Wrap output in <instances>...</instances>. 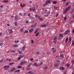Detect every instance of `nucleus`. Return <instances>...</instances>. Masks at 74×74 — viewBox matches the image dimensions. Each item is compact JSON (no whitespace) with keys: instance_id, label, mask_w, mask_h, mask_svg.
<instances>
[{"instance_id":"obj_26","label":"nucleus","mask_w":74,"mask_h":74,"mask_svg":"<svg viewBox=\"0 0 74 74\" xmlns=\"http://www.w3.org/2000/svg\"><path fill=\"white\" fill-rule=\"evenodd\" d=\"M31 18L32 19H33V20H34L35 19V18L34 17L32 16Z\"/></svg>"},{"instance_id":"obj_32","label":"nucleus","mask_w":74,"mask_h":74,"mask_svg":"<svg viewBox=\"0 0 74 74\" xmlns=\"http://www.w3.org/2000/svg\"><path fill=\"white\" fill-rule=\"evenodd\" d=\"M18 52H19V54H21L22 53V51H18Z\"/></svg>"},{"instance_id":"obj_16","label":"nucleus","mask_w":74,"mask_h":74,"mask_svg":"<svg viewBox=\"0 0 74 74\" xmlns=\"http://www.w3.org/2000/svg\"><path fill=\"white\" fill-rule=\"evenodd\" d=\"M16 68L15 67H13L12 68V70L13 71H14V70H15L16 69Z\"/></svg>"},{"instance_id":"obj_60","label":"nucleus","mask_w":74,"mask_h":74,"mask_svg":"<svg viewBox=\"0 0 74 74\" xmlns=\"http://www.w3.org/2000/svg\"><path fill=\"white\" fill-rule=\"evenodd\" d=\"M29 10L30 11H32V8H30L29 9Z\"/></svg>"},{"instance_id":"obj_47","label":"nucleus","mask_w":74,"mask_h":74,"mask_svg":"<svg viewBox=\"0 0 74 74\" xmlns=\"http://www.w3.org/2000/svg\"><path fill=\"white\" fill-rule=\"evenodd\" d=\"M62 70H64V67H62Z\"/></svg>"},{"instance_id":"obj_41","label":"nucleus","mask_w":74,"mask_h":74,"mask_svg":"<svg viewBox=\"0 0 74 74\" xmlns=\"http://www.w3.org/2000/svg\"><path fill=\"white\" fill-rule=\"evenodd\" d=\"M69 40L70 41H71V37H69Z\"/></svg>"},{"instance_id":"obj_39","label":"nucleus","mask_w":74,"mask_h":74,"mask_svg":"<svg viewBox=\"0 0 74 74\" xmlns=\"http://www.w3.org/2000/svg\"><path fill=\"white\" fill-rule=\"evenodd\" d=\"M56 3H57V2H56V1H54L53 2V4H56Z\"/></svg>"},{"instance_id":"obj_29","label":"nucleus","mask_w":74,"mask_h":74,"mask_svg":"<svg viewBox=\"0 0 74 74\" xmlns=\"http://www.w3.org/2000/svg\"><path fill=\"white\" fill-rule=\"evenodd\" d=\"M39 35V32H38V33H37L36 35V36L37 37V36H38Z\"/></svg>"},{"instance_id":"obj_49","label":"nucleus","mask_w":74,"mask_h":74,"mask_svg":"<svg viewBox=\"0 0 74 74\" xmlns=\"http://www.w3.org/2000/svg\"><path fill=\"white\" fill-rule=\"evenodd\" d=\"M19 15H21V16H22V15H23V14H22V13H20Z\"/></svg>"},{"instance_id":"obj_10","label":"nucleus","mask_w":74,"mask_h":74,"mask_svg":"<svg viewBox=\"0 0 74 74\" xmlns=\"http://www.w3.org/2000/svg\"><path fill=\"white\" fill-rule=\"evenodd\" d=\"M20 71L19 70L15 71H14V73H19V72H20Z\"/></svg>"},{"instance_id":"obj_7","label":"nucleus","mask_w":74,"mask_h":74,"mask_svg":"<svg viewBox=\"0 0 74 74\" xmlns=\"http://www.w3.org/2000/svg\"><path fill=\"white\" fill-rule=\"evenodd\" d=\"M25 5H26L25 4H23V5L22 3L20 4V6L21 7H24Z\"/></svg>"},{"instance_id":"obj_57","label":"nucleus","mask_w":74,"mask_h":74,"mask_svg":"<svg viewBox=\"0 0 74 74\" xmlns=\"http://www.w3.org/2000/svg\"><path fill=\"white\" fill-rule=\"evenodd\" d=\"M23 29L22 28V29L20 30V31H21V32H22V31H23Z\"/></svg>"},{"instance_id":"obj_38","label":"nucleus","mask_w":74,"mask_h":74,"mask_svg":"<svg viewBox=\"0 0 74 74\" xmlns=\"http://www.w3.org/2000/svg\"><path fill=\"white\" fill-rule=\"evenodd\" d=\"M37 23H35V24L34 25L33 27H35L36 26V25H37Z\"/></svg>"},{"instance_id":"obj_54","label":"nucleus","mask_w":74,"mask_h":74,"mask_svg":"<svg viewBox=\"0 0 74 74\" xmlns=\"http://www.w3.org/2000/svg\"><path fill=\"white\" fill-rule=\"evenodd\" d=\"M72 45H73L74 44V41H73V40H72Z\"/></svg>"},{"instance_id":"obj_48","label":"nucleus","mask_w":74,"mask_h":74,"mask_svg":"<svg viewBox=\"0 0 74 74\" xmlns=\"http://www.w3.org/2000/svg\"><path fill=\"white\" fill-rule=\"evenodd\" d=\"M52 51H54V49H55V48L54 47H52Z\"/></svg>"},{"instance_id":"obj_34","label":"nucleus","mask_w":74,"mask_h":74,"mask_svg":"<svg viewBox=\"0 0 74 74\" xmlns=\"http://www.w3.org/2000/svg\"><path fill=\"white\" fill-rule=\"evenodd\" d=\"M18 68H19V69H21V68H22V66H18Z\"/></svg>"},{"instance_id":"obj_53","label":"nucleus","mask_w":74,"mask_h":74,"mask_svg":"<svg viewBox=\"0 0 74 74\" xmlns=\"http://www.w3.org/2000/svg\"><path fill=\"white\" fill-rule=\"evenodd\" d=\"M21 57H19L18 58V60H20V59H21Z\"/></svg>"},{"instance_id":"obj_28","label":"nucleus","mask_w":74,"mask_h":74,"mask_svg":"<svg viewBox=\"0 0 74 74\" xmlns=\"http://www.w3.org/2000/svg\"><path fill=\"white\" fill-rule=\"evenodd\" d=\"M23 63L24 64H25V63H27V61H23Z\"/></svg>"},{"instance_id":"obj_58","label":"nucleus","mask_w":74,"mask_h":74,"mask_svg":"<svg viewBox=\"0 0 74 74\" xmlns=\"http://www.w3.org/2000/svg\"><path fill=\"white\" fill-rule=\"evenodd\" d=\"M36 53L37 54V55H38V53H39V52H36Z\"/></svg>"},{"instance_id":"obj_3","label":"nucleus","mask_w":74,"mask_h":74,"mask_svg":"<svg viewBox=\"0 0 74 74\" xmlns=\"http://www.w3.org/2000/svg\"><path fill=\"white\" fill-rule=\"evenodd\" d=\"M8 33H9L10 34H12V29H8L7 30Z\"/></svg>"},{"instance_id":"obj_25","label":"nucleus","mask_w":74,"mask_h":74,"mask_svg":"<svg viewBox=\"0 0 74 74\" xmlns=\"http://www.w3.org/2000/svg\"><path fill=\"white\" fill-rule=\"evenodd\" d=\"M28 31L27 30L24 33V34H25V33H28Z\"/></svg>"},{"instance_id":"obj_59","label":"nucleus","mask_w":74,"mask_h":74,"mask_svg":"<svg viewBox=\"0 0 74 74\" xmlns=\"http://www.w3.org/2000/svg\"><path fill=\"white\" fill-rule=\"evenodd\" d=\"M26 23H29V21H26Z\"/></svg>"},{"instance_id":"obj_45","label":"nucleus","mask_w":74,"mask_h":74,"mask_svg":"<svg viewBox=\"0 0 74 74\" xmlns=\"http://www.w3.org/2000/svg\"><path fill=\"white\" fill-rule=\"evenodd\" d=\"M64 20H65V21H66V19H67V17H65L64 18Z\"/></svg>"},{"instance_id":"obj_52","label":"nucleus","mask_w":74,"mask_h":74,"mask_svg":"<svg viewBox=\"0 0 74 74\" xmlns=\"http://www.w3.org/2000/svg\"><path fill=\"white\" fill-rule=\"evenodd\" d=\"M9 72L10 73H12V72H13V71L12 69Z\"/></svg>"},{"instance_id":"obj_27","label":"nucleus","mask_w":74,"mask_h":74,"mask_svg":"<svg viewBox=\"0 0 74 74\" xmlns=\"http://www.w3.org/2000/svg\"><path fill=\"white\" fill-rule=\"evenodd\" d=\"M54 43H56L57 42V40H54Z\"/></svg>"},{"instance_id":"obj_31","label":"nucleus","mask_w":74,"mask_h":74,"mask_svg":"<svg viewBox=\"0 0 74 74\" xmlns=\"http://www.w3.org/2000/svg\"><path fill=\"white\" fill-rule=\"evenodd\" d=\"M18 16H17L16 15L15 17V19H18Z\"/></svg>"},{"instance_id":"obj_20","label":"nucleus","mask_w":74,"mask_h":74,"mask_svg":"<svg viewBox=\"0 0 74 74\" xmlns=\"http://www.w3.org/2000/svg\"><path fill=\"white\" fill-rule=\"evenodd\" d=\"M66 66L67 67H70V65L69 64H67Z\"/></svg>"},{"instance_id":"obj_11","label":"nucleus","mask_w":74,"mask_h":74,"mask_svg":"<svg viewBox=\"0 0 74 74\" xmlns=\"http://www.w3.org/2000/svg\"><path fill=\"white\" fill-rule=\"evenodd\" d=\"M25 46H24L22 48V50L23 51H24V50H25Z\"/></svg>"},{"instance_id":"obj_24","label":"nucleus","mask_w":74,"mask_h":74,"mask_svg":"<svg viewBox=\"0 0 74 74\" xmlns=\"http://www.w3.org/2000/svg\"><path fill=\"white\" fill-rule=\"evenodd\" d=\"M63 34H60L59 37H63Z\"/></svg>"},{"instance_id":"obj_19","label":"nucleus","mask_w":74,"mask_h":74,"mask_svg":"<svg viewBox=\"0 0 74 74\" xmlns=\"http://www.w3.org/2000/svg\"><path fill=\"white\" fill-rule=\"evenodd\" d=\"M17 22H15L14 23V25L15 26H18V25L17 24Z\"/></svg>"},{"instance_id":"obj_6","label":"nucleus","mask_w":74,"mask_h":74,"mask_svg":"<svg viewBox=\"0 0 74 74\" xmlns=\"http://www.w3.org/2000/svg\"><path fill=\"white\" fill-rule=\"evenodd\" d=\"M50 11L49 12H48L46 14H45V16L46 17V16H49V14L50 13Z\"/></svg>"},{"instance_id":"obj_51","label":"nucleus","mask_w":74,"mask_h":74,"mask_svg":"<svg viewBox=\"0 0 74 74\" xmlns=\"http://www.w3.org/2000/svg\"><path fill=\"white\" fill-rule=\"evenodd\" d=\"M31 41H32L31 43H32L33 44V43H34V41H33V40H32Z\"/></svg>"},{"instance_id":"obj_1","label":"nucleus","mask_w":74,"mask_h":74,"mask_svg":"<svg viewBox=\"0 0 74 74\" xmlns=\"http://www.w3.org/2000/svg\"><path fill=\"white\" fill-rule=\"evenodd\" d=\"M71 8V6H69L64 10V13H66Z\"/></svg>"},{"instance_id":"obj_35","label":"nucleus","mask_w":74,"mask_h":74,"mask_svg":"<svg viewBox=\"0 0 74 74\" xmlns=\"http://www.w3.org/2000/svg\"><path fill=\"white\" fill-rule=\"evenodd\" d=\"M38 19L40 20V21H42V18H38Z\"/></svg>"},{"instance_id":"obj_44","label":"nucleus","mask_w":74,"mask_h":74,"mask_svg":"<svg viewBox=\"0 0 74 74\" xmlns=\"http://www.w3.org/2000/svg\"><path fill=\"white\" fill-rule=\"evenodd\" d=\"M46 5H46V3H45V4L43 5V7H45V6H46Z\"/></svg>"},{"instance_id":"obj_4","label":"nucleus","mask_w":74,"mask_h":74,"mask_svg":"<svg viewBox=\"0 0 74 74\" xmlns=\"http://www.w3.org/2000/svg\"><path fill=\"white\" fill-rule=\"evenodd\" d=\"M70 32V31L69 30H67L64 33V35H66L68 34H69V33Z\"/></svg>"},{"instance_id":"obj_63","label":"nucleus","mask_w":74,"mask_h":74,"mask_svg":"<svg viewBox=\"0 0 74 74\" xmlns=\"http://www.w3.org/2000/svg\"><path fill=\"white\" fill-rule=\"evenodd\" d=\"M72 63H73V64H74V60H72Z\"/></svg>"},{"instance_id":"obj_40","label":"nucleus","mask_w":74,"mask_h":74,"mask_svg":"<svg viewBox=\"0 0 74 74\" xmlns=\"http://www.w3.org/2000/svg\"><path fill=\"white\" fill-rule=\"evenodd\" d=\"M11 51L12 52H13V53H14V52H15V51H14L13 50H12Z\"/></svg>"},{"instance_id":"obj_2","label":"nucleus","mask_w":74,"mask_h":74,"mask_svg":"<svg viewBox=\"0 0 74 74\" xmlns=\"http://www.w3.org/2000/svg\"><path fill=\"white\" fill-rule=\"evenodd\" d=\"M3 69H4V70H8V69L10 68V66L8 65L7 66H5L3 67Z\"/></svg>"},{"instance_id":"obj_17","label":"nucleus","mask_w":74,"mask_h":74,"mask_svg":"<svg viewBox=\"0 0 74 74\" xmlns=\"http://www.w3.org/2000/svg\"><path fill=\"white\" fill-rule=\"evenodd\" d=\"M58 64H56L54 65V66H55V67H58Z\"/></svg>"},{"instance_id":"obj_5","label":"nucleus","mask_w":74,"mask_h":74,"mask_svg":"<svg viewBox=\"0 0 74 74\" xmlns=\"http://www.w3.org/2000/svg\"><path fill=\"white\" fill-rule=\"evenodd\" d=\"M51 3V1H50V0H47L46 1L45 3L47 5H48V4H49Z\"/></svg>"},{"instance_id":"obj_22","label":"nucleus","mask_w":74,"mask_h":74,"mask_svg":"<svg viewBox=\"0 0 74 74\" xmlns=\"http://www.w3.org/2000/svg\"><path fill=\"white\" fill-rule=\"evenodd\" d=\"M24 57V55H23L22 56L21 55L20 56V58H23Z\"/></svg>"},{"instance_id":"obj_8","label":"nucleus","mask_w":74,"mask_h":74,"mask_svg":"<svg viewBox=\"0 0 74 74\" xmlns=\"http://www.w3.org/2000/svg\"><path fill=\"white\" fill-rule=\"evenodd\" d=\"M34 65L35 66H38V64H37V63H35L34 64Z\"/></svg>"},{"instance_id":"obj_13","label":"nucleus","mask_w":74,"mask_h":74,"mask_svg":"<svg viewBox=\"0 0 74 74\" xmlns=\"http://www.w3.org/2000/svg\"><path fill=\"white\" fill-rule=\"evenodd\" d=\"M68 40H69V38H67L65 39L66 42H67L68 41Z\"/></svg>"},{"instance_id":"obj_55","label":"nucleus","mask_w":74,"mask_h":74,"mask_svg":"<svg viewBox=\"0 0 74 74\" xmlns=\"http://www.w3.org/2000/svg\"><path fill=\"white\" fill-rule=\"evenodd\" d=\"M30 13H29L28 14V16H30Z\"/></svg>"},{"instance_id":"obj_46","label":"nucleus","mask_w":74,"mask_h":74,"mask_svg":"<svg viewBox=\"0 0 74 74\" xmlns=\"http://www.w3.org/2000/svg\"><path fill=\"white\" fill-rule=\"evenodd\" d=\"M42 64V62H41V63H40L39 64V66H41Z\"/></svg>"},{"instance_id":"obj_42","label":"nucleus","mask_w":74,"mask_h":74,"mask_svg":"<svg viewBox=\"0 0 74 74\" xmlns=\"http://www.w3.org/2000/svg\"><path fill=\"white\" fill-rule=\"evenodd\" d=\"M53 53H55V52H56V50H54L53 51Z\"/></svg>"},{"instance_id":"obj_64","label":"nucleus","mask_w":74,"mask_h":74,"mask_svg":"<svg viewBox=\"0 0 74 74\" xmlns=\"http://www.w3.org/2000/svg\"><path fill=\"white\" fill-rule=\"evenodd\" d=\"M74 29H73V30H72V33H74Z\"/></svg>"},{"instance_id":"obj_9","label":"nucleus","mask_w":74,"mask_h":74,"mask_svg":"<svg viewBox=\"0 0 74 74\" xmlns=\"http://www.w3.org/2000/svg\"><path fill=\"white\" fill-rule=\"evenodd\" d=\"M40 26L41 27H46V26H47V25L46 24H44V25H41Z\"/></svg>"},{"instance_id":"obj_33","label":"nucleus","mask_w":74,"mask_h":74,"mask_svg":"<svg viewBox=\"0 0 74 74\" xmlns=\"http://www.w3.org/2000/svg\"><path fill=\"white\" fill-rule=\"evenodd\" d=\"M17 46V45H13V46L14 47H16Z\"/></svg>"},{"instance_id":"obj_23","label":"nucleus","mask_w":74,"mask_h":74,"mask_svg":"<svg viewBox=\"0 0 74 74\" xmlns=\"http://www.w3.org/2000/svg\"><path fill=\"white\" fill-rule=\"evenodd\" d=\"M23 61H22V62H21V63H20V65H23Z\"/></svg>"},{"instance_id":"obj_37","label":"nucleus","mask_w":74,"mask_h":74,"mask_svg":"<svg viewBox=\"0 0 74 74\" xmlns=\"http://www.w3.org/2000/svg\"><path fill=\"white\" fill-rule=\"evenodd\" d=\"M3 43H0V46H2Z\"/></svg>"},{"instance_id":"obj_36","label":"nucleus","mask_w":74,"mask_h":74,"mask_svg":"<svg viewBox=\"0 0 74 74\" xmlns=\"http://www.w3.org/2000/svg\"><path fill=\"white\" fill-rule=\"evenodd\" d=\"M30 70H31V68H29L27 69V70L28 71Z\"/></svg>"},{"instance_id":"obj_21","label":"nucleus","mask_w":74,"mask_h":74,"mask_svg":"<svg viewBox=\"0 0 74 74\" xmlns=\"http://www.w3.org/2000/svg\"><path fill=\"white\" fill-rule=\"evenodd\" d=\"M57 38V37L55 36L53 38V40H57L56 39Z\"/></svg>"},{"instance_id":"obj_14","label":"nucleus","mask_w":74,"mask_h":74,"mask_svg":"<svg viewBox=\"0 0 74 74\" xmlns=\"http://www.w3.org/2000/svg\"><path fill=\"white\" fill-rule=\"evenodd\" d=\"M28 74H34V73L33 71H30L28 72Z\"/></svg>"},{"instance_id":"obj_61","label":"nucleus","mask_w":74,"mask_h":74,"mask_svg":"<svg viewBox=\"0 0 74 74\" xmlns=\"http://www.w3.org/2000/svg\"><path fill=\"white\" fill-rule=\"evenodd\" d=\"M38 16V15H37V14H36V15H35V17H37Z\"/></svg>"},{"instance_id":"obj_12","label":"nucleus","mask_w":74,"mask_h":74,"mask_svg":"<svg viewBox=\"0 0 74 74\" xmlns=\"http://www.w3.org/2000/svg\"><path fill=\"white\" fill-rule=\"evenodd\" d=\"M38 29H37L35 30V32H34V34H36V33H37V32H38Z\"/></svg>"},{"instance_id":"obj_18","label":"nucleus","mask_w":74,"mask_h":74,"mask_svg":"<svg viewBox=\"0 0 74 74\" xmlns=\"http://www.w3.org/2000/svg\"><path fill=\"white\" fill-rule=\"evenodd\" d=\"M4 3H8V0H4L3 1Z\"/></svg>"},{"instance_id":"obj_50","label":"nucleus","mask_w":74,"mask_h":74,"mask_svg":"<svg viewBox=\"0 0 74 74\" xmlns=\"http://www.w3.org/2000/svg\"><path fill=\"white\" fill-rule=\"evenodd\" d=\"M69 3H66V6H67V5H69Z\"/></svg>"},{"instance_id":"obj_43","label":"nucleus","mask_w":74,"mask_h":74,"mask_svg":"<svg viewBox=\"0 0 74 74\" xmlns=\"http://www.w3.org/2000/svg\"><path fill=\"white\" fill-rule=\"evenodd\" d=\"M48 11V10L47 9L45 10V12H47Z\"/></svg>"},{"instance_id":"obj_15","label":"nucleus","mask_w":74,"mask_h":74,"mask_svg":"<svg viewBox=\"0 0 74 74\" xmlns=\"http://www.w3.org/2000/svg\"><path fill=\"white\" fill-rule=\"evenodd\" d=\"M32 9L33 11H35V8H34V7L32 8Z\"/></svg>"},{"instance_id":"obj_62","label":"nucleus","mask_w":74,"mask_h":74,"mask_svg":"<svg viewBox=\"0 0 74 74\" xmlns=\"http://www.w3.org/2000/svg\"><path fill=\"white\" fill-rule=\"evenodd\" d=\"M0 7L1 8H3V5H2L1 6H0Z\"/></svg>"},{"instance_id":"obj_30","label":"nucleus","mask_w":74,"mask_h":74,"mask_svg":"<svg viewBox=\"0 0 74 74\" xmlns=\"http://www.w3.org/2000/svg\"><path fill=\"white\" fill-rule=\"evenodd\" d=\"M60 57H61V58H63V55H62L60 56Z\"/></svg>"},{"instance_id":"obj_56","label":"nucleus","mask_w":74,"mask_h":74,"mask_svg":"<svg viewBox=\"0 0 74 74\" xmlns=\"http://www.w3.org/2000/svg\"><path fill=\"white\" fill-rule=\"evenodd\" d=\"M29 32H30V33H32V31H31V30H29Z\"/></svg>"}]
</instances>
